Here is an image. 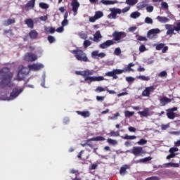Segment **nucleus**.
<instances>
[{"label": "nucleus", "mask_w": 180, "mask_h": 180, "mask_svg": "<svg viewBox=\"0 0 180 180\" xmlns=\"http://www.w3.org/2000/svg\"><path fill=\"white\" fill-rule=\"evenodd\" d=\"M147 143H148L147 139H142L137 142V144L139 146H144V145L147 144Z\"/></svg>", "instance_id": "44"}, {"label": "nucleus", "mask_w": 180, "mask_h": 180, "mask_svg": "<svg viewBox=\"0 0 180 180\" xmlns=\"http://www.w3.org/2000/svg\"><path fill=\"white\" fill-rule=\"evenodd\" d=\"M28 68L30 70L39 71L44 68V65L41 63H34L28 65Z\"/></svg>", "instance_id": "13"}, {"label": "nucleus", "mask_w": 180, "mask_h": 180, "mask_svg": "<svg viewBox=\"0 0 180 180\" xmlns=\"http://www.w3.org/2000/svg\"><path fill=\"white\" fill-rule=\"evenodd\" d=\"M89 140L91 141H104L105 138H103V136H96L95 138H90Z\"/></svg>", "instance_id": "32"}, {"label": "nucleus", "mask_w": 180, "mask_h": 180, "mask_svg": "<svg viewBox=\"0 0 180 180\" xmlns=\"http://www.w3.org/2000/svg\"><path fill=\"white\" fill-rule=\"evenodd\" d=\"M11 34V36L13 35V33L12 32V30L9 29V30H4V35H6L7 34Z\"/></svg>", "instance_id": "56"}, {"label": "nucleus", "mask_w": 180, "mask_h": 180, "mask_svg": "<svg viewBox=\"0 0 180 180\" xmlns=\"http://www.w3.org/2000/svg\"><path fill=\"white\" fill-rule=\"evenodd\" d=\"M151 160H152V158L148 157V158H145L144 159H140L139 160L136 161L135 163L136 164L146 163V162H148L151 161Z\"/></svg>", "instance_id": "28"}, {"label": "nucleus", "mask_w": 180, "mask_h": 180, "mask_svg": "<svg viewBox=\"0 0 180 180\" xmlns=\"http://www.w3.org/2000/svg\"><path fill=\"white\" fill-rule=\"evenodd\" d=\"M137 79L142 80V81H149L150 77L148 76H145V75H139L137 77Z\"/></svg>", "instance_id": "42"}, {"label": "nucleus", "mask_w": 180, "mask_h": 180, "mask_svg": "<svg viewBox=\"0 0 180 180\" xmlns=\"http://www.w3.org/2000/svg\"><path fill=\"white\" fill-rule=\"evenodd\" d=\"M94 16L97 20H98L103 17V13L101 11H96Z\"/></svg>", "instance_id": "36"}, {"label": "nucleus", "mask_w": 180, "mask_h": 180, "mask_svg": "<svg viewBox=\"0 0 180 180\" xmlns=\"http://www.w3.org/2000/svg\"><path fill=\"white\" fill-rule=\"evenodd\" d=\"M146 180H159L158 177L153 176L150 178H147Z\"/></svg>", "instance_id": "64"}, {"label": "nucleus", "mask_w": 180, "mask_h": 180, "mask_svg": "<svg viewBox=\"0 0 180 180\" xmlns=\"http://www.w3.org/2000/svg\"><path fill=\"white\" fill-rule=\"evenodd\" d=\"M121 138L124 140H134L137 137L135 135H126L125 136H121Z\"/></svg>", "instance_id": "35"}, {"label": "nucleus", "mask_w": 180, "mask_h": 180, "mask_svg": "<svg viewBox=\"0 0 180 180\" xmlns=\"http://www.w3.org/2000/svg\"><path fill=\"white\" fill-rule=\"evenodd\" d=\"M114 44H115V41L112 39H108L104 41L103 43L101 44L99 46L101 49H105Z\"/></svg>", "instance_id": "15"}, {"label": "nucleus", "mask_w": 180, "mask_h": 180, "mask_svg": "<svg viewBox=\"0 0 180 180\" xmlns=\"http://www.w3.org/2000/svg\"><path fill=\"white\" fill-rule=\"evenodd\" d=\"M161 7L165 10L169 9V4L166 1L161 2Z\"/></svg>", "instance_id": "46"}, {"label": "nucleus", "mask_w": 180, "mask_h": 180, "mask_svg": "<svg viewBox=\"0 0 180 180\" xmlns=\"http://www.w3.org/2000/svg\"><path fill=\"white\" fill-rule=\"evenodd\" d=\"M23 91V89L21 88L15 87L12 89L11 92L10 93L8 99L11 101L14 100L15 98H18L19 94Z\"/></svg>", "instance_id": "7"}, {"label": "nucleus", "mask_w": 180, "mask_h": 180, "mask_svg": "<svg viewBox=\"0 0 180 180\" xmlns=\"http://www.w3.org/2000/svg\"><path fill=\"white\" fill-rule=\"evenodd\" d=\"M167 112V117L169 120H174L176 117V112H174L173 111H171V110L168 109L166 110Z\"/></svg>", "instance_id": "20"}, {"label": "nucleus", "mask_w": 180, "mask_h": 180, "mask_svg": "<svg viewBox=\"0 0 180 180\" xmlns=\"http://www.w3.org/2000/svg\"><path fill=\"white\" fill-rule=\"evenodd\" d=\"M135 114L134 111H125L124 115L127 117H131Z\"/></svg>", "instance_id": "45"}, {"label": "nucleus", "mask_w": 180, "mask_h": 180, "mask_svg": "<svg viewBox=\"0 0 180 180\" xmlns=\"http://www.w3.org/2000/svg\"><path fill=\"white\" fill-rule=\"evenodd\" d=\"M110 136H119L120 134L118 131L115 132V131H111L109 134Z\"/></svg>", "instance_id": "53"}, {"label": "nucleus", "mask_w": 180, "mask_h": 180, "mask_svg": "<svg viewBox=\"0 0 180 180\" xmlns=\"http://www.w3.org/2000/svg\"><path fill=\"white\" fill-rule=\"evenodd\" d=\"M107 142L109 143V144H112L113 146H115L117 144V141H116L115 139H111V138H108L107 139Z\"/></svg>", "instance_id": "43"}, {"label": "nucleus", "mask_w": 180, "mask_h": 180, "mask_svg": "<svg viewBox=\"0 0 180 180\" xmlns=\"http://www.w3.org/2000/svg\"><path fill=\"white\" fill-rule=\"evenodd\" d=\"M102 37H103V36L101 35L100 30H98L94 34L93 41L95 42H99V39H102Z\"/></svg>", "instance_id": "24"}, {"label": "nucleus", "mask_w": 180, "mask_h": 180, "mask_svg": "<svg viewBox=\"0 0 180 180\" xmlns=\"http://www.w3.org/2000/svg\"><path fill=\"white\" fill-rule=\"evenodd\" d=\"M72 11L74 13H77L79 8L80 7V4L78 0H72L71 4Z\"/></svg>", "instance_id": "14"}, {"label": "nucleus", "mask_w": 180, "mask_h": 180, "mask_svg": "<svg viewBox=\"0 0 180 180\" xmlns=\"http://www.w3.org/2000/svg\"><path fill=\"white\" fill-rule=\"evenodd\" d=\"M37 56L32 53H27L24 57V60L28 62H34L37 60Z\"/></svg>", "instance_id": "12"}, {"label": "nucleus", "mask_w": 180, "mask_h": 180, "mask_svg": "<svg viewBox=\"0 0 180 180\" xmlns=\"http://www.w3.org/2000/svg\"><path fill=\"white\" fill-rule=\"evenodd\" d=\"M110 11L111 12L109 17H112V19H117V15L122 13V9L117 8H110Z\"/></svg>", "instance_id": "9"}, {"label": "nucleus", "mask_w": 180, "mask_h": 180, "mask_svg": "<svg viewBox=\"0 0 180 180\" xmlns=\"http://www.w3.org/2000/svg\"><path fill=\"white\" fill-rule=\"evenodd\" d=\"M15 23V18H8L6 20L4 21V26H9L12 24Z\"/></svg>", "instance_id": "26"}, {"label": "nucleus", "mask_w": 180, "mask_h": 180, "mask_svg": "<svg viewBox=\"0 0 180 180\" xmlns=\"http://www.w3.org/2000/svg\"><path fill=\"white\" fill-rule=\"evenodd\" d=\"M75 74L77 75H80L84 78V81H90V82H101L104 80L103 76H91L94 75V70H85L82 71H76Z\"/></svg>", "instance_id": "2"}, {"label": "nucleus", "mask_w": 180, "mask_h": 180, "mask_svg": "<svg viewBox=\"0 0 180 180\" xmlns=\"http://www.w3.org/2000/svg\"><path fill=\"white\" fill-rule=\"evenodd\" d=\"M44 30L46 32H49V34H54L56 32V29L53 27H46Z\"/></svg>", "instance_id": "37"}, {"label": "nucleus", "mask_w": 180, "mask_h": 180, "mask_svg": "<svg viewBox=\"0 0 180 180\" xmlns=\"http://www.w3.org/2000/svg\"><path fill=\"white\" fill-rule=\"evenodd\" d=\"M156 19L160 23H167L170 21V19L167 17H165V16L158 15V16H157Z\"/></svg>", "instance_id": "19"}, {"label": "nucleus", "mask_w": 180, "mask_h": 180, "mask_svg": "<svg viewBox=\"0 0 180 180\" xmlns=\"http://www.w3.org/2000/svg\"><path fill=\"white\" fill-rule=\"evenodd\" d=\"M165 44H163V43L158 44L156 45L155 49H156L157 51H160L165 47Z\"/></svg>", "instance_id": "48"}, {"label": "nucleus", "mask_w": 180, "mask_h": 180, "mask_svg": "<svg viewBox=\"0 0 180 180\" xmlns=\"http://www.w3.org/2000/svg\"><path fill=\"white\" fill-rule=\"evenodd\" d=\"M28 75V68L24 67L22 65L18 66V72L17 73L16 77L13 79L18 82L23 81L25 79V76Z\"/></svg>", "instance_id": "5"}, {"label": "nucleus", "mask_w": 180, "mask_h": 180, "mask_svg": "<svg viewBox=\"0 0 180 180\" xmlns=\"http://www.w3.org/2000/svg\"><path fill=\"white\" fill-rule=\"evenodd\" d=\"M128 130L130 132H136V128H134V127H129Z\"/></svg>", "instance_id": "63"}, {"label": "nucleus", "mask_w": 180, "mask_h": 180, "mask_svg": "<svg viewBox=\"0 0 180 180\" xmlns=\"http://www.w3.org/2000/svg\"><path fill=\"white\" fill-rule=\"evenodd\" d=\"M77 60L80 62H89L87 54L82 49H74L71 51Z\"/></svg>", "instance_id": "4"}, {"label": "nucleus", "mask_w": 180, "mask_h": 180, "mask_svg": "<svg viewBox=\"0 0 180 180\" xmlns=\"http://www.w3.org/2000/svg\"><path fill=\"white\" fill-rule=\"evenodd\" d=\"M174 30L176 32H179L180 31V22H178L176 24V26H174Z\"/></svg>", "instance_id": "62"}, {"label": "nucleus", "mask_w": 180, "mask_h": 180, "mask_svg": "<svg viewBox=\"0 0 180 180\" xmlns=\"http://www.w3.org/2000/svg\"><path fill=\"white\" fill-rule=\"evenodd\" d=\"M91 45V41L89 39H85L83 42V46L84 48H88Z\"/></svg>", "instance_id": "41"}, {"label": "nucleus", "mask_w": 180, "mask_h": 180, "mask_svg": "<svg viewBox=\"0 0 180 180\" xmlns=\"http://www.w3.org/2000/svg\"><path fill=\"white\" fill-rule=\"evenodd\" d=\"M113 37V41L117 43H121L124 41V39L127 37V34L125 32L115 31L112 34Z\"/></svg>", "instance_id": "6"}, {"label": "nucleus", "mask_w": 180, "mask_h": 180, "mask_svg": "<svg viewBox=\"0 0 180 180\" xmlns=\"http://www.w3.org/2000/svg\"><path fill=\"white\" fill-rule=\"evenodd\" d=\"M35 2H36V0L28 1L25 6V9H27V10L33 9L35 7Z\"/></svg>", "instance_id": "17"}, {"label": "nucleus", "mask_w": 180, "mask_h": 180, "mask_svg": "<svg viewBox=\"0 0 180 180\" xmlns=\"http://www.w3.org/2000/svg\"><path fill=\"white\" fill-rule=\"evenodd\" d=\"M25 24L30 29L34 28V20L32 18L25 19Z\"/></svg>", "instance_id": "23"}, {"label": "nucleus", "mask_w": 180, "mask_h": 180, "mask_svg": "<svg viewBox=\"0 0 180 180\" xmlns=\"http://www.w3.org/2000/svg\"><path fill=\"white\" fill-rule=\"evenodd\" d=\"M101 4L109 6V5H114L116 4V1H112V0H101Z\"/></svg>", "instance_id": "27"}, {"label": "nucleus", "mask_w": 180, "mask_h": 180, "mask_svg": "<svg viewBox=\"0 0 180 180\" xmlns=\"http://www.w3.org/2000/svg\"><path fill=\"white\" fill-rule=\"evenodd\" d=\"M68 24H69V21L68 19H63V21L61 22V25L63 27L68 25Z\"/></svg>", "instance_id": "52"}, {"label": "nucleus", "mask_w": 180, "mask_h": 180, "mask_svg": "<svg viewBox=\"0 0 180 180\" xmlns=\"http://www.w3.org/2000/svg\"><path fill=\"white\" fill-rule=\"evenodd\" d=\"M138 114L141 117H148L150 115L149 108H144L143 111H139Z\"/></svg>", "instance_id": "18"}, {"label": "nucleus", "mask_w": 180, "mask_h": 180, "mask_svg": "<svg viewBox=\"0 0 180 180\" xmlns=\"http://www.w3.org/2000/svg\"><path fill=\"white\" fill-rule=\"evenodd\" d=\"M128 165H124L122 167L120 168V174L121 175L126 174L127 173V169H128Z\"/></svg>", "instance_id": "33"}, {"label": "nucleus", "mask_w": 180, "mask_h": 180, "mask_svg": "<svg viewBox=\"0 0 180 180\" xmlns=\"http://www.w3.org/2000/svg\"><path fill=\"white\" fill-rule=\"evenodd\" d=\"M47 40L49 44H53L56 42V38L52 35H49L47 37Z\"/></svg>", "instance_id": "39"}, {"label": "nucleus", "mask_w": 180, "mask_h": 180, "mask_svg": "<svg viewBox=\"0 0 180 180\" xmlns=\"http://www.w3.org/2000/svg\"><path fill=\"white\" fill-rule=\"evenodd\" d=\"M146 11L148 13H152L154 11V6H146Z\"/></svg>", "instance_id": "55"}, {"label": "nucleus", "mask_w": 180, "mask_h": 180, "mask_svg": "<svg viewBox=\"0 0 180 180\" xmlns=\"http://www.w3.org/2000/svg\"><path fill=\"white\" fill-rule=\"evenodd\" d=\"M171 102V98H168V97H162V98H160V103L162 106H165L167 104Z\"/></svg>", "instance_id": "21"}, {"label": "nucleus", "mask_w": 180, "mask_h": 180, "mask_svg": "<svg viewBox=\"0 0 180 180\" xmlns=\"http://www.w3.org/2000/svg\"><path fill=\"white\" fill-rule=\"evenodd\" d=\"M178 151H179L178 148H170V149L169 150V152L170 153H175V152H178Z\"/></svg>", "instance_id": "58"}, {"label": "nucleus", "mask_w": 180, "mask_h": 180, "mask_svg": "<svg viewBox=\"0 0 180 180\" xmlns=\"http://www.w3.org/2000/svg\"><path fill=\"white\" fill-rule=\"evenodd\" d=\"M159 77H167V72L166 70L161 71L159 74Z\"/></svg>", "instance_id": "54"}, {"label": "nucleus", "mask_w": 180, "mask_h": 180, "mask_svg": "<svg viewBox=\"0 0 180 180\" xmlns=\"http://www.w3.org/2000/svg\"><path fill=\"white\" fill-rule=\"evenodd\" d=\"M0 81V89H5L6 87L12 88L14 86V83L12 82L13 78V72H10L9 68H3L1 70Z\"/></svg>", "instance_id": "1"}, {"label": "nucleus", "mask_w": 180, "mask_h": 180, "mask_svg": "<svg viewBox=\"0 0 180 180\" xmlns=\"http://www.w3.org/2000/svg\"><path fill=\"white\" fill-rule=\"evenodd\" d=\"M121 53H122V50H121V49H120V47L115 48L113 54H114L115 56H119L121 55Z\"/></svg>", "instance_id": "40"}, {"label": "nucleus", "mask_w": 180, "mask_h": 180, "mask_svg": "<svg viewBox=\"0 0 180 180\" xmlns=\"http://www.w3.org/2000/svg\"><path fill=\"white\" fill-rule=\"evenodd\" d=\"M91 58H103L106 56V54L104 52L99 53L98 50L93 51L91 53Z\"/></svg>", "instance_id": "10"}, {"label": "nucleus", "mask_w": 180, "mask_h": 180, "mask_svg": "<svg viewBox=\"0 0 180 180\" xmlns=\"http://www.w3.org/2000/svg\"><path fill=\"white\" fill-rule=\"evenodd\" d=\"M160 32V30L159 28L151 29L148 31L147 37L148 39H152V35H156Z\"/></svg>", "instance_id": "16"}, {"label": "nucleus", "mask_w": 180, "mask_h": 180, "mask_svg": "<svg viewBox=\"0 0 180 180\" xmlns=\"http://www.w3.org/2000/svg\"><path fill=\"white\" fill-rule=\"evenodd\" d=\"M39 8H41L42 9H45V10H46L49 8V4H47L44 2L39 3Z\"/></svg>", "instance_id": "38"}, {"label": "nucleus", "mask_w": 180, "mask_h": 180, "mask_svg": "<svg viewBox=\"0 0 180 180\" xmlns=\"http://www.w3.org/2000/svg\"><path fill=\"white\" fill-rule=\"evenodd\" d=\"M134 69L127 65V67L123 69H113L112 71H108L105 72V76L112 77L114 79H118V76L117 75H121L123 72H134Z\"/></svg>", "instance_id": "3"}, {"label": "nucleus", "mask_w": 180, "mask_h": 180, "mask_svg": "<svg viewBox=\"0 0 180 180\" xmlns=\"http://www.w3.org/2000/svg\"><path fill=\"white\" fill-rule=\"evenodd\" d=\"M77 114L84 118L89 117L91 115L89 111H77Z\"/></svg>", "instance_id": "25"}, {"label": "nucleus", "mask_w": 180, "mask_h": 180, "mask_svg": "<svg viewBox=\"0 0 180 180\" xmlns=\"http://www.w3.org/2000/svg\"><path fill=\"white\" fill-rule=\"evenodd\" d=\"M139 2L138 0H126L125 4L130 6H134Z\"/></svg>", "instance_id": "31"}, {"label": "nucleus", "mask_w": 180, "mask_h": 180, "mask_svg": "<svg viewBox=\"0 0 180 180\" xmlns=\"http://www.w3.org/2000/svg\"><path fill=\"white\" fill-rule=\"evenodd\" d=\"M63 31H64V27H63V26L58 27L56 30V32H57L58 33H62V32H63Z\"/></svg>", "instance_id": "60"}, {"label": "nucleus", "mask_w": 180, "mask_h": 180, "mask_svg": "<svg viewBox=\"0 0 180 180\" xmlns=\"http://www.w3.org/2000/svg\"><path fill=\"white\" fill-rule=\"evenodd\" d=\"M174 30H175L174 27H173V29L168 30L167 31V33H166L167 35H172V34H173L174 33Z\"/></svg>", "instance_id": "59"}, {"label": "nucleus", "mask_w": 180, "mask_h": 180, "mask_svg": "<svg viewBox=\"0 0 180 180\" xmlns=\"http://www.w3.org/2000/svg\"><path fill=\"white\" fill-rule=\"evenodd\" d=\"M39 36V33L36 30H32L29 32V37L31 39H36Z\"/></svg>", "instance_id": "22"}, {"label": "nucleus", "mask_w": 180, "mask_h": 180, "mask_svg": "<svg viewBox=\"0 0 180 180\" xmlns=\"http://www.w3.org/2000/svg\"><path fill=\"white\" fill-rule=\"evenodd\" d=\"M141 16V13L138 11H134L131 13L130 17L133 19H136Z\"/></svg>", "instance_id": "34"}, {"label": "nucleus", "mask_w": 180, "mask_h": 180, "mask_svg": "<svg viewBox=\"0 0 180 180\" xmlns=\"http://www.w3.org/2000/svg\"><path fill=\"white\" fill-rule=\"evenodd\" d=\"M164 166H165L166 167H174V168H178L180 167L179 164L178 163H172V162H169V163H167L165 164Z\"/></svg>", "instance_id": "29"}, {"label": "nucleus", "mask_w": 180, "mask_h": 180, "mask_svg": "<svg viewBox=\"0 0 180 180\" xmlns=\"http://www.w3.org/2000/svg\"><path fill=\"white\" fill-rule=\"evenodd\" d=\"M146 51H147V48L146 47V46L144 44H141L139 46V51H140V53H143V52H145Z\"/></svg>", "instance_id": "51"}, {"label": "nucleus", "mask_w": 180, "mask_h": 180, "mask_svg": "<svg viewBox=\"0 0 180 180\" xmlns=\"http://www.w3.org/2000/svg\"><path fill=\"white\" fill-rule=\"evenodd\" d=\"M147 7V4L144 1L139 2L137 4V9L138 10H143V8Z\"/></svg>", "instance_id": "30"}, {"label": "nucleus", "mask_w": 180, "mask_h": 180, "mask_svg": "<svg viewBox=\"0 0 180 180\" xmlns=\"http://www.w3.org/2000/svg\"><path fill=\"white\" fill-rule=\"evenodd\" d=\"M145 22L146 24L152 25L153 23V20L150 17H146L145 18Z\"/></svg>", "instance_id": "47"}, {"label": "nucleus", "mask_w": 180, "mask_h": 180, "mask_svg": "<svg viewBox=\"0 0 180 180\" xmlns=\"http://www.w3.org/2000/svg\"><path fill=\"white\" fill-rule=\"evenodd\" d=\"M135 79L133 77H126V81L129 83L134 82Z\"/></svg>", "instance_id": "57"}, {"label": "nucleus", "mask_w": 180, "mask_h": 180, "mask_svg": "<svg viewBox=\"0 0 180 180\" xmlns=\"http://www.w3.org/2000/svg\"><path fill=\"white\" fill-rule=\"evenodd\" d=\"M131 153L135 156H140L143 153L142 146H134L131 149Z\"/></svg>", "instance_id": "11"}, {"label": "nucleus", "mask_w": 180, "mask_h": 180, "mask_svg": "<svg viewBox=\"0 0 180 180\" xmlns=\"http://www.w3.org/2000/svg\"><path fill=\"white\" fill-rule=\"evenodd\" d=\"M106 91V89L103 87V86H97L96 89V91L98 92V93H101V92H103V91Z\"/></svg>", "instance_id": "49"}, {"label": "nucleus", "mask_w": 180, "mask_h": 180, "mask_svg": "<svg viewBox=\"0 0 180 180\" xmlns=\"http://www.w3.org/2000/svg\"><path fill=\"white\" fill-rule=\"evenodd\" d=\"M137 40L140 41H147L148 38L146 37H144V36H138Z\"/></svg>", "instance_id": "50"}, {"label": "nucleus", "mask_w": 180, "mask_h": 180, "mask_svg": "<svg viewBox=\"0 0 180 180\" xmlns=\"http://www.w3.org/2000/svg\"><path fill=\"white\" fill-rule=\"evenodd\" d=\"M176 157L175 153H170L168 156H167L166 159L167 160H170L172 158H174Z\"/></svg>", "instance_id": "61"}, {"label": "nucleus", "mask_w": 180, "mask_h": 180, "mask_svg": "<svg viewBox=\"0 0 180 180\" xmlns=\"http://www.w3.org/2000/svg\"><path fill=\"white\" fill-rule=\"evenodd\" d=\"M156 87L155 86H147L142 91V96L144 97H150V94L153 93Z\"/></svg>", "instance_id": "8"}]
</instances>
